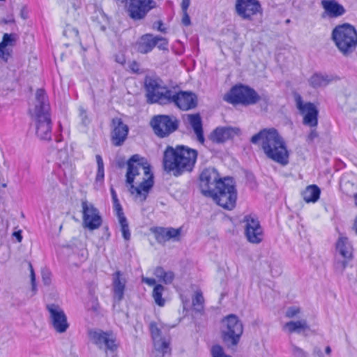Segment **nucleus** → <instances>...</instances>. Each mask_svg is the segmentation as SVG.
I'll return each mask as SVG.
<instances>
[{
	"mask_svg": "<svg viewBox=\"0 0 357 357\" xmlns=\"http://www.w3.org/2000/svg\"><path fill=\"white\" fill-rule=\"evenodd\" d=\"M119 168L127 165L126 183L129 185V192L136 200L144 203L153 186V174L146 158L139 154L132 155L126 162L123 158L116 161Z\"/></svg>",
	"mask_w": 357,
	"mask_h": 357,
	"instance_id": "f257e3e1",
	"label": "nucleus"
},
{
	"mask_svg": "<svg viewBox=\"0 0 357 357\" xmlns=\"http://www.w3.org/2000/svg\"><path fill=\"white\" fill-rule=\"evenodd\" d=\"M197 151L184 145L176 147L167 146L163 154V167L165 172L178 177L191 172L197 158Z\"/></svg>",
	"mask_w": 357,
	"mask_h": 357,
	"instance_id": "f03ea898",
	"label": "nucleus"
},
{
	"mask_svg": "<svg viewBox=\"0 0 357 357\" xmlns=\"http://www.w3.org/2000/svg\"><path fill=\"white\" fill-rule=\"evenodd\" d=\"M250 142L254 144L260 143L268 158L282 165L289 163V152L285 142L276 129L264 128L254 135Z\"/></svg>",
	"mask_w": 357,
	"mask_h": 357,
	"instance_id": "7ed1b4c3",
	"label": "nucleus"
},
{
	"mask_svg": "<svg viewBox=\"0 0 357 357\" xmlns=\"http://www.w3.org/2000/svg\"><path fill=\"white\" fill-rule=\"evenodd\" d=\"M50 104L43 89L36 93V104L32 114L36 126V134L42 140L52 138V120L50 114Z\"/></svg>",
	"mask_w": 357,
	"mask_h": 357,
	"instance_id": "20e7f679",
	"label": "nucleus"
},
{
	"mask_svg": "<svg viewBox=\"0 0 357 357\" xmlns=\"http://www.w3.org/2000/svg\"><path fill=\"white\" fill-rule=\"evenodd\" d=\"M331 38L344 56L351 55L357 47V31L349 23L336 26L332 31Z\"/></svg>",
	"mask_w": 357,
	"mask_h": 357,
	"instance_id": "39448f33",
	"label": "nucleus"
},
{
	"mask_svg": "<svg viewBox=\"0 0 357 357\" xmlns=\"http://www.w3.org/2000/svg\"><path fill=\"white\" fill-rule=\"evenodd\" d=\"M223 100L234 105H242L244 106L255 105L260 100L265 102L269 100L265 94L259 95L252 88L243 85L236 84L224 95Z\"/></svg>",
	"mask_w": 357,
	"mask_h": 357,
	"instance_id": "423d86ee",
	"label": "nucleus"
},
{
	"mask_svg": "<svg viewBox=\"0 0 357 357\" xmlns=\"http://www.w3.org/2000/svg\"><path fill=\"white\" fill-rule=\"evenodd\" d=\"M221 334L225 344L229 349H234L240 342L243 333V325L238 317L231 314L222 321Z\"/></svg>",
	"mask_w": 357,
	"mask_h": 357,
	"instance_id": "0eeeda50",
	"label": "nucleus"
},
{
	"mask_svg": "<svg viewBox=\"0 0 357 357\" xmlns=\"http://www.w3.org/2000/svg\"><path fill=\"white\" fill-rule=\"evenodd\" d=\"M208 197H211L222 208L232 210L236 206L237 199V191L233 180L230 178H225V181L218 183V188Z\"/></svg>",
	"mask_w": 357,
	"mask_h": 357,
	"instance_id": "6e6552de",
	"label": "nucleus"
},
{
	"mask_svg": "<svg viewBox=\"0 0 357 357\" xmlns=\"http://www.w3.org/2000/svg\"><path fill=\"white\" fill-rule=\"evenodd\" d=\"M154 134L160 138H165L178 130L179 120L174 115L158 114L150 121Z\"/></svg>",
	"mask_w": 357,
	"mask_h": 357,
	"instance_id": "1a4fd4ad",
	"label": "nucleus"
},
{
	"mask_svg": "<svg viewBox=\"0 0 357 357\" xmlns=\"http://www.w3.org/2000/svg\"><path fill=\"white\" fill-rule=\"evenodd\" d=\"M145 89L149 103L168 104V98H169L172 90L162 86L158 80L151 77H146L145 79Z\"/></svg>",
	"mask_w": 357,
	"mask_h": 357,
	"instance_id": "9d476101",
	"label": "nucleus"
},
{
	"mask_svg": "<svg viewBox=\"0 0 357 357\" xmlns=\"http://www.w3.org/2000/svg\"><path fill=\"white\" fill-rule=\"evenodd\" d=\"M224 181L225 178H220L219 173L215 168H206L199 175L201 192L205 197H208L218 188V183Z\"/></svg>",
	"mask_w": 357,
	"mask_h": 357,
	"instance_id": "9b49d317",
	"label": "nucleus"
},
{
	"mask_svg": "<svg viewBox=\"0 0 357 357\" xmlns=\"http://www.w3.org/2000/svg\"><path fill=\"white\" fill-rule=\"evenodd\" d=\"M235 13L243 20L252 21L257 14H262V8L258 0H236Z\"/></svg>",
	"mask_w": 357,
	"mask_h": 357,
	"instance_id": "f8f14e48",
	"label": "nucleus"
},
{
	"mask_svg": "<svg viewBox=\"0 0 357 357\" xmlns=\"http://www.w3.org/2000/svg\"><path fill=\"white\" fill-rule=\"evenodd\" d=\"M295 101L297 109L303 116V124L311 128L317 127L319 110L316 106L310 102H304L299 94L295 95Z\"/></svg>",
	"mask_w": 357,
	"mask_h": 357,
	"instance_id": "ddd939ff",
	"label": "nucleus"
},
{
	"mask_svg": "<svg viewBox=\"0 0 357 357\" xmlns=\"http://www.w3.org/2000/svg\"><path fill=\"white\" fill-rule=\"evenodd\" d=\"M82 208L84 227L89 230L98 229L102 222L98 209L86 200L82 202Z\"/></svg>",
	"mask_w": 357,
	"mask_h": 357,
	"instance_id": "4468645a",
	"label": "nucleus"
},
{
	"mask_svg": "<svg viewBox=\"0 0 357 357\" xmlns=\"http://www.w3.org/2000/svg\"><path fill=\"white\" fill-rule=\"evenodd\" d=\"M168 99V104H174L179 109L185 111L193 109L197 105V96L188 91H180L176 92L172 90Z\"/></svg>",
	"mask_w": 357,
	"mask_h": 357,
	"instance_id": "2eb2a0df",
	"label": "nucleus"
},
{
	"mask_svg": "<svg viewBox=\"0 0 357 357\" xmlns=\"http://www.w3.org/2000/svg\"><path fill=\"white\" fill-rule=\"evenodd\" d=\"M167 45L168 42L165 38L146 33L141 36L137 44V49L142 54H147L151 52L155 46L161 50H167Z\"/></svg>",
	"mask_w": 357,
	"mask_h": 357,
	"instance_id": "dca6fc26",
	"label": "nucleus"
},
{
	"mask_svg": "<svg viewBox=\"0 0 357 357\" xmlns=\"http://www.w3.org/2000/svg\"><path fill=\"white\" fill-rule=\"evenodd\" d=\"M245 235L248 241L252 243H259L263 239V229L258 219L251 215H245L243 218Z\"/></svg>",
	"mask_w": 357,
	"mask_h": 357,
	"instance_id": "f3484780",
	"label": "nucleus"
},
{
	"mask_svg": "<svg viewBox=\"0 0 357 357\" xmlns=\"http://www.w3.org/2000/svg\"><path fill=\"white\" fill-rule=\"evenodd\" d=\"M47 310L50 312L51 322L56 331L59 333L66 332L69 324L63 310L56 304L47 305Z\"/></svg>",
	"mask_w": 357,
	"mask_h": 357,
	"instance_id": "a211bd4d",
	"label": "nucleus"
},
{
	"mask_svg": "<svg viewBox=\"0 0 357 357\" xmlns=\"http://www.w3.org/2000/svg\"><path fill=\"white\" fill-rule=\"evenodd\" d=\"M111 142L115 146H121L127 139L129 128L121 118L115 117L112 120Z\"/></svg>",
	"mask_w": 357,
	"mask_h": 357,
	"instance_id": "6ab92c4d",
	"label": "nucleus"
},
{
	"mask_svg": "<svg viewBox=\"0 0 357 357\" xmlns=\"http://www.w3.org/2000/svg\"><path fill=\"white\" fill-rule=\"evenodd\" d=\"M89 337L100 349L105 347V349L114 351L117 348L115 340L109 337V335L102 331H90Z\"/></svg>",
	"mask_w": 357,
	"mask_h": 357,
	"instance_id": "aec40b11",
	"label": "nucleus"
},
{
	"mask_svg": "<svg viewBox=\"0 0 357 357\" xmlns=\"http://www.w3.org/2000/svg\"><path fill=\"white\" fill-rule=\"evenodd\" d=\"M321 5L324 9L322 17L337 18L346 13L344 7L335 0H322Z\"/></svg>",
	"mask_w": 357,
	"mask_h": 357,
	"instance_id": "412c9836",
	"label": "nucleus"
},
{
	"mask_svg": "<svg viewBox=\"0 0 357 357\" xmlns=\"http://www.w3.org/2000/svg\"><path fill=\"white\" fill-rule=\"evenodd\" d=\"M238 128L231 127H218L211 132L210 139L215 143H223L233 138L238 134Z\"/></svg>",
	"mask_w": 357,
	"mask_h": 357,
	"instance_id": "4be33fe9",
	"label": "nucleus"
},
{
	"mask_svg": "<svg viewBox=\"0 0 357 357\" xmlns=\"http://www.w3.org/2000/svg\"><path fill=\"white\" fill-rule=\"evenodd\" d=\"M112 278L114 296L118 301H121L123 298L126 280L120 271H116Z\"/></svg>",
	"mask_w": 357,
	"mask_h": 357,
	"instance_id": "5701e85b",
	"label": "nucleus"
},
{
	"mask_svg": "<svg viewBox=\"0 0 357 357\" xmlns=\"http://www.w3.org/2000/svg\"><path fill=\"white\" fill-rule=\"evenodd\" d=\"M16 41V35L15 33H4L2 40L0 43V58L4 61H7L11 56V50L8 46H14Z\"/></svg>",
	"mask_w": 357,
	"mask_h": 357,
	"instance_id": "b1692460",
	"label": "nucleus"
},
{
	"mask_svg": "<svg viewBox=\"0 0 357 357\" xmlns=\"http://www.w3.org/2000/svg\"><path fill=\"white\" fill-rule=\"evenodd\" d=\"M155 349L163 350L169 349V342L161 337V331L155 322H151L149 326Z\"/></svg>",
	"mask_w": 357,
	"mask_h": 357,
	"instance_id": "393cba45",
	"label": "nucleus"
},
{
	"mask_svg": "<svg viewBox=\"0 0 357 357\" xmlns=\"http://www.w3.org/2000/svg\"><path fill=\"white\" fill-rule=\"evenodd\" d=\"M188 119L197 136V141L201 144H204L205 139L204 137L202 121L200 114L198 113L188 114Z\"/></svg>",
	"mask_w": 357,
	"mask_h": 357,
	"instance_id": "a878e982",
	"label": "nucleus"
},
{
	"mask_svg": "<svg viewBox=\"0 0 357 357\" xmlns=\"http://www.w3.org/2000/svg\"><path fill=\"white\" fill-rule=\"evenodd\" d=\"M336 248L339 253L345 259H349L352 257V247L347 237H340Z\"/></svg>",
	"mask_w": 357,
	"mask_h": 357,
	"instance_id": "bb28decb",
	"label": "nucleus"
},
{
	"mask_svg": "<svg viewBox=\"0 0 357 357\" xmlns=\"http://www.w3.org/2000/svg\"><path fill=\"white\" fill-rule=\"evenodd\" d=\"M321 190L316 185H308L305 190L302 192V197L305 202H316L320 197Z\"/></svg>",
	"mask_w": 357,
	"mask_h": 357,
	"instance_id": "cd10ccee",
	"label": "nucleus"
},
{
	"mask_svg": "<svg viewBox=\"0 0 357 357\" xmlns=\"http://www.w3.org/2000/svg\"><path fill=\"white\" fill-rule=\"evenodd\" d=\"M340 189L346 195L353 197L357 193V179H342Z\"/></svg>",
	"mask_w": 357,
	"mask_h": 357,
	"instance_id": "c85d7f7f",
	"label": "nucleus"
},
{
	"mask_svg": "<svg viewBox=\"0 0 357 357\" xmlns=\"http://www.w3.org/2000/svg\"><path fill=\"white\" fill-rule=\"evenodd\" d=\"M284 328H286L289 333H301L306 330H309L310 327L307 324L305 320H300L296 321H289L286 323L284 325Z\"/></svg>",
	"mask_w": 357,
	"mask_h": 357,
	"instance_id": "c756f323",
	"label": "nucleus"
},
{
	"mask_svg": "<svg viewBox=\"0 0 357 357\" xmlns=\"http://www.w3.org/2000/svg\"><path fill=\"white\" fill-rule=\"evenodd\" d=\"M331 80V77L328 75L315 73L310 77L309 82L313 88H319L326 86Z\"/></svg>",
	"mask_w": 357,
	"mask_h": 357,
	"instance_id": "7c9ffc66",
	"label": "nucleus"
},
{
	"mask_svg": "<svg viewBox=\"0 0 357 357\" xmlns=\"http://www.w3.org/2000/svg\"><path fill=\"white\" fill-rule=\"evenodd\" d=\"M154 275L160 281L166 284H171L174 278V274L172 271H165L161 266H158L155 269Z\"/></svg>",
	"mask_w": 357,
	"mask_h": 357,
	"instance_id": "2f4dec72",
	"label": "nucleus"
},
{
	"mask_svg": "<svg viewBox=\"0 0 357 357\" xmlns=\"http://www.w3.org/2000/svg\"><path fill=\"white\" fill-rule=\"evenodd\" d=\"M63 35L68 38L73 43H78L82 45L77 28L67 24L63 30Z\"/></svg>",
	"mask_w": 357,
	"mask_h": 357,
	"instance_id": "473e14b6",
	"label": "nucleus"
},
{
	"mask_svg": "<svg viewBox=\"0 0 357 357\" xmlns=\"http://www.w3.org/2000/svg\"><path fill=\"white\" fill-rule=\"evenodd\" d=\"M164 290L165 287L160 284H156L153 290V297L154 301L155 303L160 307L164 306L165 303V299L162 297Z\"/></svg>",
	"mask_w": 357,
	"mask_h": 357,
	"instance_id": "72a5a7b5",
	"label": "nucleus"
},
{
	"mask_svg": "<svg viewBox=\"0 0 357 357\" xmlns=\"http://www.w3.org/2000/svg\"><path fill=\"white\" fill-rule=\"evenodd\" d=\"M152 232L155 235V240L159 243H165V242L168 241V238L166 228L165 227H155L151 229Z\"/></svg>",
	"mask_w": 357,
	"mask_h": 357,
	"instance_id": "f704fd0d",
	"label": "nucleus"
},
{
	"mask_svg": "<svg viewBox=\"0 0 357 357\" xmlns=\"http://www.w3.org/2000/svg\"><path fill=\"white\" fill-rule=\"evenodd\" d=\"M204 298L202 293L197 291L192 298V305L195 311L201 312L204 310Z\"/></svg>",
	"mask_w": 357,
	"mask_h": 357,
	"instance_id": "c9c22d12",
	"label": "nucleus"
},
{
	"mask_svg": "<svg viewBox=\"0 0 357 357\" xmlns=\"http://www.w3.org/2000/svg\"><path fill=\"white\" fill-rule=\"evenodd\" d=\"M119 222L121 225V230L123 238L126 241H129L130 239V232L127 218L126 217H121V219H119Z\"/></svg>",
	"mask_w": 357,
	"mask_h": 357,
	"instance_id": "e433bc0d",
	"label": "nucleus"
},
{
	"mask_svg": "<svg viewBox=\"0 0 357 357\" xmlns=\"http://www.w3.org/2000/svg\"><path fill=\"white\" fill-rule=\"evenodd\" d=\"M96 162L98 165L97 174H96V181H102L104 178L105 173H104V162L102 158L100 155H96Z\"/></svg>",
	"mask_w": 357,
	"mask_h": 357,
	"instance_id": "4c0bfd02",
	"label": "nucleus"
},
{
	"mask_svg": "<svg viewBox=\"0 0 357 357\" xmlns=\"http://www.w3.org/2000/svg\"><path fill=\"white\" fill-rule=\"evenodd\" d=\"M212 357H231L225 353L222 347L219 344L213 345L211 349Z\"/></svg>",
	"mask_w": 357,
	"mask_h": 357,
	"instance_id": "58836bf2",
	"label": "nucleus"
},
{
	"mask_svg": "<svg viewBox=\"0 0 357 357\" xmlns=\"http://www.w3.org/2000/svg\"><path fill=\"white\" fill-rule=\"evenodd\" d=\"M291 352L293 357H307V354L301 348L291 343Z\"/></svg>",
	"mask_w": 357,
	"mask_h": 357,
	"instance_id": "ea45409f",
	"label": "nucleus"
},
{
	"mask_svg": "<svg viewBox=\"0 0 357 357\" xmlns=\"http://www.w3.org/2000/svg\"><path fill=\"white\" fill-rule=\"evenodd\" d=\"M167 235L168 240L174 239V240H178V236L181 234V229H174L172 227L166 228Z\"/></svg>",
	"mask_w": 357,
	"mask_h": 357,
	"instance_id": "a19ab883",
	"label": "nucleus"
},
{
	"mask_svg": "<svg viewBox=\"0 0 357 357\" xmlns=\"http://www.w3.org/2000/svg\"><path fill=\"white\" fill-rule=\"evenodd\" d=\"M113 205L114 210L116 212V215L118 217V219H121V217H126L119 200L113 202Z\"/></svg>",
	"mask_w": 357,
	"mask_h": 357,
	"instance_id": "79ce46f5",
	"label": "nucleus"
},
{
	"mask_svg": "<svg viewBox=\"0 0 357 357\" xmlns=\"http://www.w3.org/2000/svg\"><path fill=\"white\" fill-rule=\"evenodd\" d=\"M79 117L81 118V120H82V123L84 125L89 124L90 122V120L89 119V118L87 116L86 111L84 109V108L83 107H79Z\"/></svg>",
	"mask_w": 357,
	"mask_h": 357,
	"instance_id": "37998d69",
	"label": "nucleus"
},
{
	"mask_svg": "<svg viewBox=\"0 0 357 357\" xmlns=\"http://www.w3.org/2000/svg\"><path fill=\"white\" fill-rule=\"evenodd\" d=\"M300 312V309L297 307L292 306L289 307L286 312V317L288 318H292Z\"/></svg>",
	"mask_w": 357,
	"mask_h": 357,
	"instance_id": "c03bdc74",
	"label": "nucleus"
},
{
	"mask_svg": "<svg viewBox=\"0 0 357 357\" xmlns=\"http://www.w3.org/2000/svg\"><path fill=\"white\" fill-rule=\"evenodd\" d=\"M29 266L30 268V277H31V282L32 285V290L36 291V276L35 273L32 266V264L31 263H29Z\"/></svg>",
	"mask_w": 357,
	"mask_h": 357,
	"instance_id": "a18cd8bd",
	"label": "nucleus"
},
{
	"mask_svg": "<svg viewBox=\"0 0 357 357\" xmlns=\"http://www.w3.org/2000/svg\"><path fill=\"white\" fill-rule=\"evenodd\" d=\"M183 12V17H182V23L185 26L190 25V18L189 15L188 14V11H182Z\"/></svg>",
	"mask_w": 357,
	"mask_h": 357,
	"instance_id": "49530a36",
	"label": "nucleus"
},
{
	"mask_svg": "<svg viewBox=\"0 0 357 357\" xmlns=\"http://www.w3.org/2000/svg\"><path fill=\"white\" fill-rule=\"evenodd\" d=\"M43 281L46 285H49L50 284V274L48 272H43Z\"/></svg>",
	"mask_w": 357,
	"mask_h": 357,
	"instance_id": "de8ad7c7",
	"label": "nucleus"
},
{
	"mask_svg": "<svg viewBox=\"0 0 357 357\" xmlns=\"http://www.w3.org/2000/svg\"><path fill=\"white\" fill-rule=\"evenodd\" d=\"M162 26L163 23L162 21L160 20L154 23L153 28H156L160 32L165 33L166 29L165 28H162Z\"/></svg>",
	"mask_w": 357,
	"mask_h": 357,
	"instance_id": "09e8293b",
	"label": "nucleus"
},
{
	"mask_svg": "<svg viewBox=\"0 0 357 357\" xmlns=\"http://www.w3.org/2000/svg\"><path fill=\"white\" fill-rule=\"evenodd\" d=\"M142 282L149 286L156 285V280L154 278H142Z\"/></svg>",
	"mask_w": 357,
	"mask_h": 357,
	"instance_id": "8fccbe9b",
	"label": "nucleus"
},
{
	"mask_svg": "<svg viewBox=\"0 0 357 357\" xmlns=\"http://www.w3.org/2000/svg\"><path fill=\"white\" fill-rule=\"evenodd\" d=\"M169 349H165V351L163 350L155 349L153 352V357H163L165 354L168 352Z\"/></svg>",
	"mask_w": 357,
	"mask_h": 357,
	"instance_id": "3c124183",
	"label": "nucleus"
},
{
	"mask_svg": "<svg viewBox=\"0 0 357 357\" xmlns=\"http://www.w3.org/2000/svg\"><path fill=\"white\" fill-rule=\"evenodd\" d=\"M130 68L134 73H139V64H138V63L137 61H132L130 64Z\"/></svg>",
	"mask_w": 357,
	"mask_h": 357,
	"instance_id": "603ef678",
	"label": "nucleus"
},
{
	"mask_svg": "<svg viewBox=\"0 0 357 357\" xmlns=\"http://www.w3.org/2000/svg\"><path fill=\"white\" fill-rule=\"evenodd\" d=\"M318 137V133L315 130H311L310 134L307 136V140L312 142Z\"/></svg>",
	"mask_w": 357,
	"mask_h": 357,
	"instance_id": "864d4df0",
	"label": "nucleus"
},
{
	"mask_svg": "<svg viewBox=\"0 0 357 357\" xmlns=\"http://www.w3.org/2000/svg\"><path fill=\"white\" fill-rule=\"evenodd\" d=\"M190 3V0H182L181 9L182 11H187Z\"/></svg>",
	"mask_w": 357,
	"mask_h": 357,
	"instance_id": "5fc2aeb1",
	"label": "nucleus"
},
{
	"mask_svg": "<svg viewBox=\"0 0 357 357\" xmlns=\"http://www.w3.org/2000/svg\"><path fill=\"white\" fill-rule=\"evenodd\" d=\"M71 3L75 10H77L78 8H79L82 5L80 0H74V1H73Z\"/></svg>",
	"mask_w": 357,
	"mask_h": 357,
	"instance_id": "6e6d98bb",
	"label": "nucleus"
},
{
	"mask_svg": "<svg viewBox=\"0 0 357 357\" xmlns=\"http://www.w3.org/2000/svg\"><path fill=\"white\" fill-rule=\"evenodd\" d=\"M313 354L314 356H317L318 357H324V354L322 353V351L319 347H315L313 350Z\"/></svg>",
	"mask_w": 357,
	"mask_h": 357,
	"instance_id": "4d7b16f0",
	"label": "nucleus"
},
{
	"mask_svg": "<svg viewBox=\"0 0 357 357\" xmlns=\"http://www.w3.org/2000/svg\"><path fill=\"white\" fill-rule=\"evenodd\" d=\"M347 262L346 260L338 261L336 264V268H340L342 270L344 269L347 266Z\"/></svg>",
	"mask_w": 357,
	"mask_h": 357,
	"instance_id": "13d9d810",
	"label": "nucleus"
},
{
	"mask_svg": "<svg viewBox=\"0 0 357 357\" xmlns=\"http://www.w3.org/2000/svg\"><path fill=\"white\" fill-rule=\"evenodd\" d=\"M110 192H111V195H112V202L119 200V199L117 197V194L113 188H110Z\"/></svg>",
	"mask_w": 357,
	"mask_h": 357,
	"instance_id": "bf43d9fd",
	"label": "nucleus"
},
{
	"mask_svg": "<svg viewBox=\"0 0 357 357\" xmlns=\"http://www.w3.org/2000/svg\"><path fill=\"white\" fill-rule=\"evenodd\" d=\"M13 236L16 238V239L17 240L18 242H20L22 239V236L20 231H15L13 233Z\"/></svg>",
	"mask_w": 357,
	"mask_h": 357,
	"instance_id": "052dcab7",
	"label": "nucleus"
},
{
	"mask_svg": "<svg viewBox=\"0 0 357 357\" xmlns=\"http://www.w3.org/2000/svg\"><path fill=\"white\" fill-rule=\"evenodd\" d=\"M325 352H326V354H328V355H329V354H331V347H330L329 346H327V347H326V349H325Z\"/></svg>",
	"mask_w": 357,
	"mask_h": 357,
	"instance_id": "680f3d73",
	"label": "nucleus"
},
{
	"mask_svg": "<svg viewBox=\"0 0 357 357\" xmlns=\"http://www.w3.org/2000/svg\"><path fill=\"white\" fill-rule=\"evenodd\" d=\"M352 197H353V198H354V199L355 205L357 206V193H356V195H354Z\"/></svg>",
	"mask_w": 357,
	"mask_h": 357,
	"instance_id": "e2e57ef3",
	"label": "nucleus"
},
{
	"mask_svg": "<svg viewBox=\"0 0 357 357\" xmlns=\"http://www.w3.org/2000/svg\"><path fill=\"white\" fill-rule=\"evenodd\" d=\"M117 61H118V62H119V63H123V61H124V60H123V61H120L117 60Z\"/></svg>",
	"mask_w": 357,
	"mask_h": 357,
	"instance_id": "0e129e2a",
	"label": "nucleus"
},
{
	"mask_svg": "<svg viewBox=\"0 0 357 357\" xmlns=\"http://www.w3.org/2000/svg\"><path fill=\"white\" fill-rule=\"evenodd\" d=\"M56 142H59L61 139H56Z\"/></svg>",
	"mask_w": 357,
	"mask_h": 357,
	"instance_id": "69168bd1",
	"label": "nucleus"
}]
</instances>
